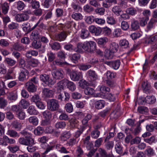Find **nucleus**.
<instances>
[{
	"mask_svg": "<svg viewBox=\"0 0 157 157\" xmlns=\"http://www.w3.org/2000/svg\"><path fill=\"white\" fill-rule=\"evenodd\" d=\"M84 11L88 13H90L94 10L93 7L88 4L85 5L83 7Z\"/></svg>",
	"mask_w": 157,
	"mask_h": 157,
	"instance_id": "052dcab7",
	"label": "nucleus"
},
{
	"mask_svg": "<svg viewBox=\"0 0 157 157\" xmlns=\"http://www.w3.org/2000/svg\"><path fill=\"white\" fill-rule=\"evenodd\" d=\"M67 82V79H64L59 81L57 83V90H60L61 91L64 89V86L66 84Z\"/></svg>",
	"mask_w": 157,
	"mask_h": 157,
	"instance_id": "f8f14e48",
	"label": "nucleus"
},
{
	"mask_svg": "<svg viewBox=\"0 0 157 157\" xmlns=\"http://www.w3.org/2000/svg\"><path fill=\"white\" fill-rule=\"evenodd\" d=\"M48 59V61L49 62H52L56 58L55 54L50 51L48 52L47 54Z\"/></svg>",
	"mask_w": 157,
	"mask_h": 157,
	"instance_id": "79ce46f5",
	"label": "nucleus"
},
{
	"mask_svg": "<svg viewBox=\"0 0 157 157\" xmlns=\"http://www.w3.org/2000/svg\"><path fill=\"white\" fill-rule=\"evenodd\" d=\"M66 85L67 88L72 91H74L76 89L75 85L72 82L69 81L67 80V82Z\"/></svg>",
	"mask_w": 157,
	"mask_h": 157,
	"instance_id": "b1692460",
	"label": "nucleus"
},
{
	"mask_svg": "<svg viewBox=\"0 0 157 157\" xmlns=\"http://www.w3.org/2000/svg\"><path fill=\"white\" fill-rule=\"evenodd\" d=\"M41 37L40 33L37 30L33 31L30 36V38L32 39H39Z\"/></svg>",
	"mask_w": 157,
	"mask_h": 157,
	"instance_id": "dca6fc26",
	"label": "nucleus"
},
{
	"mask_svg": "<svg viewBox=\"0 0 157 157\" xmlns=\"http://www.w3.org/2000/svg\"><path fill=\"white\" fill-rule=\"evenodd\" d=\"M131 27L132 30H135L139 29V25L137 21L132 20L131 23Z\"/></svg>",
	"mask_w": 157,
	"mask_h": 157,
	"instance_id": "e433bc0d",
	"label": "nucleus"
},
{
	"mask_svg": "<svg viewBox=\"0 0 157 157\" xmlns=\"http://www.w3.org/2000/svg\"><path fill=\"white\" fill-rule=\"evenodd\" d=\"M17 8L19 10H23L25 7V5L24 3L21 1H19L17 2Z\"/></svg>",
	"mask_w": 157,
	"mask_h": 157,
	"instance_id": "4d7b16f0",
	"label": "nucleus"
},
{
	"mask_svg": "<svg viewBox=\"0 0 157 157\" xmlns=\"http://www.w3.org/2000/svg\"><path fill=\"white\" fill-rule=\"evenodd\" d=\"M142 86L143 90L145 92L148 91V93L151 92V91L150 90L151 89V86L147 82H143L142 83Z\"/></svg>",
	"mask_w": 157,
	"mask_h": 157,
	"instance_id": "393cba45",
	"label": "nucleus"
},
{
	"mask_svg": "<svg viewBox=\"0 0 157 157\" xmlns=\"http://www.w3.org/2000/svg\"><path fill=\"white\" fill-rule=\"evenodd\" d=\"M90 139V136H87L83 140V144L87 147L90 148L93 147V144L89 141Z\"/></svg>",
	"mask_w": 157,
	"mask_h": 157,
	"instance_id": "f3484780",
	"label": "nucleus"
},
{
	"mask_svg": "<svg viewBox=\"0 0 157 157\" xmlns=\"http://www.w3.org/2000/svg\"><path fill=\"white\" fill-rule=\"evenodd\" d=\"M43 92L44 95L47 97H52L53 94V90L47 88L44 89L43 90Z\"/></svg>",
	"mask_w": 157,
	"mask_h": 157,
	"instance_id": "5701e85b",
	"label": "nucleus"
},
{
	"mask_svg": "<svg viewBox=\"0 0 157 157\" xmlns=\"http://www.w3.org/2000/svg\"><path fill=\"white\" fill-rule=\"evenodd\" d=\"M70 75L71 79L75 81H78L82 78V74L81 73L73 71H70Z\"/></svg>",
	"mask_w": 157,
	"mask_h": 157,
	"instance_id": "39448f33",
	"label": "nucleus"
},
{
	"mask_svg": "<svg viewBox=\"0 0 157 157\" xmlns=\"http://www.w3.org/2000/svg\"><path fill=\"white\" fill-rule=\"evenodd\" d=\"M86 128V126H82L80 129L76 132L74 136V137L76 139L79 137L85 130Z\"/></svg>",
	"mask_w": 157,
	"mask_h": 157,
	"instance_id": "f704fd0d",
	"label": "nucleus"
},
{
	"mask_svg": "<svg viewBox=\"0 0 157 157\" xmlns=\"http://www.w3.org/2000/svg\"><path fill=\"white\" fill-rule=\"evenodd\" d=\"M126 12L128 14L133 15L136 13L137 10L136 9L132 7L128 8L126 10Z\"/></svg>",
	"mask_w": 157,
	"mask_h": 157,
	"instance_id": "e2e57ef3",
	"label": "nucleus"
},
{
	"mask_svg": "<svg viewBox=\"0 0 157 157\" xmlns=\"http://www.w3.org/2000/svg\"><path fill=\"white\" fill-rule=\"evenodd\" d=\"M98 151L101 157H105L108 154L106 151L101 148H99Z\"/></svg>",
	"mask_w": 157,
	"mask_h": 157,
	"instance_id": "774afa93",
	"label": "nucleus"
},
{
	"mask_svg": "<svg viewBox=\"0 0 157 157\" xmlns=\"http://www.w3.org/2000/svg\"><path fill=\"white\" fill-rule=\"evenodd\" d=\"M78 121L75 119H71L70 121V127L71 128H74L77 126Z\"/></svg>",
	"mask_w": 157,
	"mask_h": 157,
	"instance_id": "bf43d9fd",
	"label": "nucleus"
},
{
	"mask_svg": "<svg viewBox=\"0 0 157 157\" xmlns=\"http://www.w3.org/2000/svg\"><path fill=\"white\" fill-rule=\"evenodd\" d=\"M106 21L107 23L110 25H113L116 23V20L112 16H108L107 17Z\"/></svg>",
	"mask_w": 157,
	"mask_h": 157,
	"instance_id": "864d4df0",
	"label": "nucleus"
},
{
	"mask_svg": "<svg viewBox=\"0 0 157 157\" xmlns=\"http://www.w3.org/2000/svg\"><path fill=\"white\" fill-rule=\"evenodd\" d=\"M96 44L93 41H86L82 43H78L75 48V52L78 53H82V49L88 52L93 53L95 50Z\"/></svg>",
	"mask_w": 157,
	"mask_h": 157,
	"instance_id": "f257e3e1",
	"label": "nucleus"
},
{
	"mask_svg": "<svg viewBox=\"0 0 157 157\" xmlns=\"http://www.w3.org/2000/svg\"><path fill=\"white\" fill-rule=\"evenodd\" d=\"M8 102L3 97L0 98V108L4 109L7 105Z\"/></svg>",
	"mask_w": 157,
	"mask_h": 157,
	"instance_id": "4c0bfd02",
	"label": "nucleus"
},
{
	"mask_svg": "<svg viewBox=\"0 0 157 157\" xmlns=\"http://www.w3.org/2000/svg\"><path fill=\"white\" fill-rule=\"evenodd\" d=\"M121 35V30L120 29H114L113 33V36L115 37L120 36Z\"/></svg>",
	"mask_w": 157,
	"mask_h": 157,
	"instance_id": "13d9d810",
	"label": "nucleus"
},
{
	"mask_svg": "<svg viewBox=\"0 0 157 157\" xmlns=\"http://www.w3.org/2000/svg\"><path fill=\"white\" fill-rule=\"evenodd\" d=\"M43 115L44 117L47 119H50L52 116L51 112L48 110H46L43 112Z\"/></svg>",
	"mask_w": 157,
	"mask_h": 157,
	"instance_id": "338daca9",
	"label": "nucleus"
},
{
	"mask_svg": "<svg viewBox=\"0 0 157 157\" xmlns=\"http://www.w3.org/2000/svg\"><path fill=\"white\" fill-rule=\"evenodd\" d=\"M17 118L20 120H23L25 117V112L21 109L16 114Z\"/></svg>",
	"mask_w": 157,
	"mask_h": 157,
	"instance_id": "a19ab883",
	"label": "nucleus"
},
{
	"mask_svg": "<svg viewBox=\"0 0 157 157\" xmlns=\"http://www.w3.org/2000/svg\"><path fill=\"white\" fill-rule=\"evenodd\" d=\"M28 112L30 115H35L37 113V111L35 110L33 106L31 105L28 109Z\"/></svg>",
	"mask_w": 157,
	"mask_h": 157,
	"instance_id": "680f3d73",
	"label": "nucleus"
},
{
	"mask_svg": "<svg viewBox=\"0 0 157 157\" xmlns=\"http://www.w3.org/2000/svg\"><path fill=\"white\" fill-rule=\"evenodd\" d=\"M68 34L67 32L62 31L55 36V39L56 40L59 41H64L66 39Z\"/></svg>",
	"mask_w": 157,
	"mask_h": 157,
	"instance_id": "423d86ee",
	"label": "nucleus"
},
{
	"mask_svg": "<svg viewBox=\"0 0 157 157\" xmlns=\"http://www.w3.org/2000/svg\"><path fill=\"white\" fill-rule=\"evenodd\" d=\"M39 63L38 60L36 59H31L29 61L27 62L28 64L26 65V67L28 69L30 67L29 65L33 67H36Z\"/></svg>",
	"mask_w": 157,
	"mask_h": 157,
	"instance_id": "ddd939ff",
	"label": "nucleus"
},
{
	"mask_svg": "<svg viewBox=\"0 0 157 157\" xmlns=\"http://www.w3.org/2000/svg\"><path fill=\"white\" fill-rule=\"evenodd\" d=\"M118 44L115 42H112L110 44L109 49L115 53L118 50Z\"/></svg>",
	"mask_w": 157,
	"mask_h": 157,
	"instance_id": "412c9836",
	"label": "nucleus"
},
{
	"mask_svg": "<svg viewBox=\"0 0 157 157\" xmlns=\"http://www.w3.org/2000/svg\"><path fill=\"white\" fill-rule=\"evenodd\" d=\"M80 57V55L78 54H74L70 57L71 60L74 63H76Z\"/></svg>",
	"mask_w": 157,
	"mask_h": 157,
	"instance_id": "37998d69",
	"label": "nucleus"
},
{
	"mask_svg": "<svg viewBox=\"0 0 157 157\" xmlns=\"http://www.w3.org/2000/svg\"><path fill=\"white\" fill-rule=\"evenodd\" d=\"M49 45L51 49L54 51H57L61 48L60 44L57 42H55L51 44H49Z\"/></svg>",
	"mask_w": 157,
	"mask_h": 157,
	"instance_id": "2eb2a0df",
	"label": "nucleus"
},
{
	"mask_svg": "<svg viewBox=\"0 0 157 157\" xmlns=\"http://www.w3.org/2000/svg\"><path fill=\"white\" fill-rule=\"evenodd\" d=\"M25 87L29 92H34L36 90L35 85L31 81H29L25 84Z\"/></svg>",
	"mask_w": 157,
	"mask_h": 157,
	"instance_id": "1a4fd4ad",
	"label": "nucleus"
},
{
	"mask_svg": "<svg viewBox=\"0 0 157 157\" xmlns=\"http://www.w3.org/2000/svg\"><path fill=\"white\" fill-rule=\"evenodd\" d=\"M19 105L23 109H25L27 108L30 104L28 101L25 99H22L20 102Z\"/></svg>",
	"mask_w": 157,
	"mask_h": 157,
	"instance_id": "72a5a7b5",
	"label": "nucleus"
},
{
	"mask_svg": "<svg viewBox=\"0 0 157 157\" xmlns=\"http://www.w3.org/2000/svg\"><path fill=\"white\" fill-rule=\"evenodd\" d=\"M4 61L5 63L10 66H14L16 63V61L10 58H6Z\"/></svg>",
	"mask_w": 157,
	"mask_h": 157,
	"instance_id": "2f4dec72",
	"label": "nucleus"
},
{
	"mask_svg": "<svg viewBox=\"0 0 157 157\" xmlns=\"http://www.w3.org/2000/svg\"><path fill=\"white\" fill-rule=\"evenodd\" d=\"M100 91L102 94V95L105 97L107 93L110 91V89L109 88L107 87L104 86L102 85L100 87Z\"/></svg>",
	"mask_w": 157,
	"mask_h": 157,
	"instance_id": "6ab92c4d",
	"label": "nucleus"
},
{
	"mask_svg": "<svg viewBox=\"0 0 157 157\" xmlns=\"http://www.w3.org/2000/svg\"><path fill=\"white\" fill-rule=\"evenodd\" d=\"M91 66L90 64H81L78 65V68L80 70L85 71H86L91 67Z\"/></svg>",
	"mask_w": 157,
	"mask_h": 157,
	"instance_id": "de8ad7c7",
	"label": "nucleus"
},
{
	"mask_svg": "<svg viewBox=\"0 0 157 157\" xmlns=\"http://www.w3.org/2000/svg\"><path fill=\"white\" fill-rule=\"evenodd\" d=\"M141 141V138L138 136H136L131 140L130 143L131 145L134 144L137 145L140 144Z\"/></svg>",
	"mask_w": 157,
	"mask_h": 157,
	"instance_id": "603ef678",
	"label": "nucleus"
},
{
	"mask_svg": "<svg viewBox=\"0 0 157 157\" xmlns=\"http://www.w3.org/2000/svg\"><path fill=\"white\" fill-rule=\"evenodd\" d=\"M7 134L12 137H19V136L17 132L12 129H9L7 131Z\"/></svg>",
	"mask_w": 157,
	"mask_h": 157,
	"instance_id": "473e14b6",
	"label": "nucleus"
},
{
	"mask_svg": "<svg viewBox=\"0 0 157 157\" xmlns=\"http://www.w3.org/2000/svg\"><path fill=\"white\" fill-rule=\"evenodd\" d=\"M48 109L52 111L57 110L59 107L58 101L54 99L49 100L47 102Z\"/></svg>",
	"mask_w": 157,
	"mask_h": 157,
	"instance_id": "f03ea898",
	"label": "nucleus"
},
{
	"mask_svg": "<svg viewBox=\"0 0 157 157\" xmlns=\"http://www.w3.org/2000/svg\"><path fill=\"white\" fill-rule=\"evenodd\" d=\"M89 34L90 33L88 30L82 29L80 34V37L82 39H86L88 37Z\"/></svg>",
	"mask_w": 157,
	"mask_h": 157,
	"instance_id": "7c9ffc66",
	"label": "nucleus"
},
{
	"mask_svg": "<svg viewBox=\"0 0 157 157\" xmlns=\"http://www.w3.org/2000/svg\"><path fill=\"white\" fill-rule=\"evenodd\" d=\"M115 53L108 49L105 50L104 52V56L105 57L108 59L113 58L114 56Z\"/></svg>",
	"mask_w": 157,
	"mask_h": 157,
	"instance_id": "4468645a",
	"label": "nucleus"
},
{
	"mask_svg": "<svg viewBox=\"0 0 157 157\" xmlns=\"http://www.w3.org/2000/svg\"><path fill=\"white\" fill-rule=\"evenodd\" d=\"M121 62L120 60L117 59L112 61V67L115 70L118 69L120 66Z\"/></svg>",
	"mask_w": 157,
	"mask_h": 157,
	"instance_id": "c03bdc74",
	"label": "nucleus"
},
{
	"mask_svg": "<svg viewBox=\"0 0 157 157\" xmlns=\"http://www.w3.org/2000/svg\"><path fill=\"white\" fill-rule=\"evenodd\" d=\"M104 106V101L102 100L98 101L95 103V107L97 109H101Z\"/></svg>",
	"mask_w": 157,
	"mask_h": 157,
	"instance_id": "c9c22d12",
	"label": "nucleus"
},
{
	"mask_svg": "<svg viewBox=\"0 0 157 157\" xmlns=\"http://www.w3.org/2000/svg\"><path fill=\"white\" fill-rule=\"evenodd\" d=\"M144 152L149 157H151L153 155L155 154L154 150L150 147L147 148L145 151Z\"/></svg>",
	"mask_w": 157,
	"mask_h": 157,
	"instance_id": "8fccbe9b",
	"label": "nucleus"
},
{
	"mask_svg": "<svg viewBox=\"0 0 157 157\" xmlns=\"http://www.w3.org/2000/svg\"><path fill=\"white\" fill-rule=\"evenodd\" d=\"M29 72L25 69L21 71L19 73L18 79L20 81H23L28 78Z\"/></svg>",
	"mask_w": 157,
	"mask_h": 157,
	"instance_id": "0eeeda50",
	"label": "nucleus"
},
{
	"mask_svg": "<svg viewBox=\"0 0 157 157\" xmlns=\"http://www.w3.org/2000/svg\"><path fill=\"white\" fill-rule=\"evenodd\" d=\"M7 99L10 101H15L17 98V93L14 91L8 92L6 93Z\"/></svg>",
	"mask_w": 157,
	"mask_h": 157,
	"instance_id": "9b49d317",
	"label": "nucleus"
},
{
	"mask_svg": "<svg viewBox=\"0 0 157 157\" xmlns=\"http://www.w3.org/2000/svg\"><path fill=\"white\" fill-rule=\"evenodd\" d=\"M71 135V132H65L62 134L61 137V139L63 140H66L67 139L70 138Z\"/></svg>",
	"mask_w": 157,
	"mask_h": 157,
	"instance_id": "6e6d98bb",
	"label": "nucleus"
},
{
	"mask_svg": "<svg viewBox=\"0 0 157 157\" xmlns=\"http://www.w3.org/2000/svg\"><path fill=\"white\" fill-rule=\"evenodd\" d=\"M22 29L24 31L29 33L31 31V26L29 22L24 23L22 25Z\"/></svg>",
	"mask_w": 157,
	"mask_h": 157,
	"instance_id": "aec40b11",
	"label": "nucleus"
},
{
	"mask_svg": "<svg viewBox=\"0 0 157 157\" xmlns=\"http://www.w3.org/2000/svg\"><path fill=\"white\" fill-rule=\"evenodd\" d=\"M62 91H61L60 90H57L55 94V97L57 99L62 101V98H63L62 96Z\"/></svg>",
	"mask_w": 157,
	"mask_h": 157,
	"instance_id": "69168bd1",
	"label": "nucleus"
},
{
	"mask_svg": "<svg viewBox=\"0 0 157 157\" xmlns=\"http://www.w3.org/2000/svg\"><path fill=\"white\" fill-rule=\"evenodd\" d=\"M38 140L40 143L42 144L41 145V147L44 149L45 148L44 145L45 146H46V144H47L46 142L48 140V138L45 136H43L39 138Z\"/></svg>",
	"mask_w": 157,
	"mask_h": 157,
	"instance_id": "bb28decb",
	"label": "nucleus"
},
{
	"mask_svg": "<svg viewBox=\"0 0 157 157\" xmlns=\"http://www.w3.org/2000/svg\"><path fill=\"white\" fill-rule=\"evenodd\" d=\"M120 45L123 48H126L128 46L129 43L126 40L123 39L120 41Z\"/></svg>",
	"mask_w": 157,
	"mask_h": 157,
	"instance_id": "5fc2aeb1",
	"label": "nucleus"
},
{
	"mask_svg": "<svg viewBox=\"0 0 157 157\" xmlns=\"http://www.w3.org/2000/svg\"><path fill=\"white\" fill-rule=\"evenodd\" d=\"M31 45L33 48L38 49L40 48L41 44L40 41L34 40L32 42Z\"/></svg>",
	"mask_w": 157,
	"mask_h": 157,
	"instance_id": "c85d7f7f",
	"label": "nucleus"
},
{
	"mask_svg": "<svg viewBox=\"0 0 157 157\" xmlns=\"http://www.w3.org/2000/svg\"><path fill=\"white\" fill-rule=\"evenodd\" d=\"M49 76L46 74L41 75L40 76V80L43 82V84L45 86V85L49 78Z\"/></svg>",
	"mask_w": 157,
	"mask_h": 157,
	"instance_id": "cd10ccee",
	"label": "nucleus"
},
{
	"mask_svg": "<svg viewBox=\"0 0 157 157\" xmlns=\"http://www.w3.org/2000/svg\"><path fill=\"white\" fill-rule=\"evenodd\" d=\"M115 148L117 153L119 154H121L122 152V147L121 144L119 142H117L115 144Z\"/></svg>",
	"mask_w": 157,
	"mask_h": 157,
	"instance_id": "09e8293b",
	"label": "nucleus"
},
{
	"mask_svg": "<svg viewBox=\"0 0 157 157\" xmlns=\"http://www.w3.org/2000/svg\"><path fill=\"white\" fill-rule=\"evenodd\" d=\"M12 125L13 128L19 131L21 130L22 127L21 123L18 122L17 121H13L12 123Z\"/></svg>",
	"mask_w": 157,
	"mask_h": 157,
	"instance_id": "4be33fe9",
	"label": "nucleus"
},
{
	"mask_svg": "<svg viewBox=\"0 0 157 157\" xmlns=\"http://www.w3.org/2000/svg\"><path fill=\"white\" fill-rule=\"evenodd\" d=\"M9 6L7 3L5 2L2 5V13L4 14H6L9 9Z\"/></svg>",
	"mask_w": 157,
	"mask_h": 157,
	"instance_id": "a18cd8bd",
	"label": "nucleus"
},
{
	"mask_svg": "<svg viewBox=\"0 0 157 157\" xmlns=\"http://www.w3.org/2000/svg\"><path fill=\"white\" fill-rule=\"evenodd\" d=\"M38 54V52L37 51L34 50H31L27 51L25 53V56L27 58L30 59L32 56H36Z\"/></svg>",
	"mask_w": 157,
	"mask_h": 157,
	"instance_id": "a211bd4d",
	"label": "nucleus"
},
{
	"mask_svg": "<svg viewBox=\"0 0 157 157\" xmlns=\"http://www.w3.org/2000/svg\"><path fill=\"white\" fill-rule=\"evenodd\" d=\"M64 73L63 71L60 69L54 70L52 71V75L55 78L60 79L64 77Z\"/></svg>",
	"mask_w": 157,
	"mask_h": 157,
	"instance_id": "20e7f679",
	"label": "nucleus"
},
{
	"mask_svg": "<svg viewBox=\"0 0 157 157\" xmlns=\"http://www.w3.org/2000/svg\"><path fill=\"white\" fill-rule=\"evenodd\" d=\"M71 17L76 20H79L82 19V16L80 13H74L72 14Z\"/></svg>",
	"mask_w": 157,
	"mask_h": 157,
	"instance_id": "0e129e2a",
	"label": "nucleus"
},
{
	"mask_svg": "<svg viewBox=\"0 0 157 157\" xmlns=\"http://www.w3.org/2000/svg\"><path fill=\"white\" fill-rule=\"evenodd\" d=\"M79 140L77 141L76 138H72L70 139L67 142V144L69 146H72L78 143Z\"/></svg>",
	"mask_w": 157,
	"mask_h": 157,
	"instance_id": "3c124183",
	"label": "nucleus"
},
{
	"mask_svg": "<svg viewBox=\"0 0 157 157\" xmlns=\"http://www.w3.org/2000/svg\"><path fill=\"white\" fill-rule=\"evenodd\" d=\"M87 75L92 81H94L98 78V75L95 71L92 70H89L87 72Z\"/></svg>",
	"mask_w": 157,
	"mask_h": 157,
	"instance_id": "9d476101",
	"label": "nucleus"
},
{
	"mask_svg": "<svg viewBox=\"0 0 157 157\" xmlns=\"http://www.w3.org/2000/svg\"><path fill=\"white\" fill-rule=\"evenodd\" d=\"M44 132L43 128L40 126L37 127L34 131V134L36 135H40Z\"/></svg>",
	"mask_w": 157,
	"mask_h": 157,
	"instance_id": "58836bf2",
	"label": "nucleus"
},
{
	"mask_svg": "<svg viewBox=\"0 0 157 157\" xmlns=\"http://www.w3.org/2000/svg\"><path fill=\"white\" fill-rule=\"evenodd\" d=\"M142 102L141 104H143L146 103L149 104H151L154 103L155 102V98L154 96H147L145 98H142L141 100Z\"/></svg>",
	"mask_w": 157,
	"mask_h": 157,
	"instance_id": "6e6552de",
	"label": "nucleus"
},
{
	"mask_svg": "<svg viewBox=\"0 0 157 157\" xmlns=\"http://www.w3.org/2000/svg\"><path fill=\"white\" fill-rule=\"evenodd\" d=\"M29 123L32 124L34 125H37L38 123V118L35 116L30 117L29 118Z\"/></svg>",
	"mask_w": 157,
	"mask_h": 157,
	"instance_id": "ea45409f",
	"label": "nucleus"
},
{
	"mask_svg": "<svg viewBox=\"0 0 157 157\" xmlns=\"http://www.w3.org/2000/svg\"><path fill=\"white\" fill-rule=\"evenodd\" d=\"M29 18V16L26 14L19 13L16 15L15 17V20L17 22H20L28 20Z\"/></svg>",
	"mask_w": 157,
	"mask_h": 157,
	"instance_id": "7ed1b4c3",
	"label": "nucleus"
},
{
	"mask_svg": "<svg viewBox=\"0 0 157 157\" xmlns=\"http://www.w3.org/2000/svg\"><path fill=\"white\" fill-rule=\"evenodd\" d=\"M108 41V39L106 37H104L98 39V43L100 45H105Z\"/></svg>",
	"mask_w": 157,
	"mask_h": 157,
	"instance_id": "49530a36",
	"label": "nucleus"
},
{
	"mask_svg": "<svg viewBox=\"0 0 157 157\" xmlns=\"http://www.w3.org/2000/svg\"><path fill=\"white\" fill-rule=\"evenodd\" d=\"M13 48L15 50L19 51L25 50L24 47L21 45L17 43H15L13 45Z\"/></svg>",
	"mask_w": 157,
	"mask_h": 157,
	"instance_id": "a878e982",
	"label": "nucleus"
},
{
	"mask_svg": "<svg viewBox=\"0 0 157 157\" xmlns=\"http://www.w3.org/2000/svg\"><path fill=\"white\" fill-rule=\"evenodd\" d=\"M85 94L88 95H92L94 93L95 91L93 88L87 87L84 90Z\"/></svg>",
	"mask_w": 157,
	"mask_h": 157,
	"instance_id": "c756f323",
	"label": "nucleus"
}]
</instances>
